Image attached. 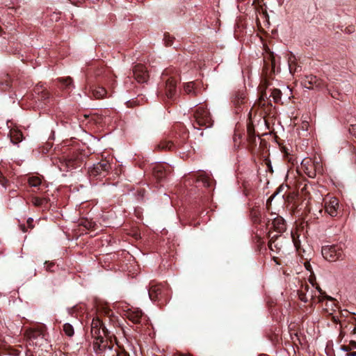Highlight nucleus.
I'll list each match as a JSON object with an SVG mask.
<instances>
[{"instance_id": "obj_27", "label": "nucleus", "mask_w": 356, "mask_h": 356, "mask_svg": "<svg viewBox=\"0 0 356 356\" xmlns=\"http://www.w3.org/2000/svg\"><path fill=\"white\" fill-rule=\"evenodd\" d=\"M160 291V288L157 286H152L149 291V298L153 300L154 298L153 297V293H157V291Z\"/></svg>"}, {"instance_id": "obj_40", "label": "nucleus", "mask_w": 356, "mask_h": 356, "mask_svg": "<svg viewBox=\"0 0 356 356\" xmlns=\"http://www.w3.org/2000/svg\"><path fill=\"white\" fill-rule=\"evenodd\" d=\"M269 248L273 250V243L272 242L270 243Z\"/></svg>"}, {"instance_id": "obj_36", "label": "nucleus", "mask_w": 356, "mask_h": 356, "mask_svg": "<svg viewBox=\"0 0 356 356\" xmlns=\"http://www.w3.org/2000/svg\"><path fill=\"white\" fill-rule=\"evenodd\" d=\"M346 29H347L348 33H351L354 31V29L352 26H350L349 27H346ZM346 31V30H345Z\"/></svg>"}, {"instance_id": "obj_3", "label": "nucleus", "mask_w": 356, "mask_h": 356, "mask_svg": "<svg viewBox=\"0 0 356 356\" xmlns=\"http://www.w3.org/2000/svg\"><path fill=\"white\" fill-rule=\"evenodd\" d=\"M194 117L197 124L201 127H209L212 124L208 111L202 106L196 108Z\"/></svg>"}, {"instance_id": "obj_8", "label": "nucleus", "mask_w": 356, "mask_h": 356, "mask_svg": "<svg viewBox=\"0 0 356 356\" xmlns=\"http://www.w3.org/2000/svg\"><path fill=\"white\" fill-rule=\"evenodd\" d=\"M26 336L29 340L30 344L32 343L35 345L39 344L44 338V334L40 330L33 328L28 330L26 332Z\"/></svg>"}, {"instance_id": "obj_19", "label": "nucleus", "mask_w": 356, "mask_h": 356, "mask_svg": "<svg viewBox=\"0 0 356 356\" xmlns=\"http://www.w3.org/2000/svg\"><path fill=\"white\" fill-rule=\"evenodd\" d=\"M32 202L36 207H44L45 208L47 207V206H46L47 204V200L45 198L35 197L33 198Z\"/></svg>"}, {"instance_id": "obj_24", "label": "nucleus", "mask_w": 356, "mask_h": 356, "mask_svg": "<svg viewBox=\"0 0 356 356\" xmlns=\"http://www.w3.org/2000/svg\"><path fill=\"white\" fill-rule=\"evenodd\" d=\"M159 147L162 149L172 150L174 149V144L171 141H163L159 145Z\"/></svg>"}, {"instance_id": "obj_21", "label": "nucleus", "mask_w": 356, "mask_h": 356, "mask_svg": "<svg viewBox=\"0 0 356 356\" xmlns=\"http://www.w3.org/2000/svg\"><path fill=\"white\" fill-rule=\"evenodd\" d=\"M28 183L30 186L38 187L41 184L42 181L40 177L32 176L28 178Z\"/></svg>"}, {"instance_id": "obj_18", "label": "nucleus", "mask_w": 356, "mask_h": 356, "mask_svg": "<svg viewBox=\"0 0 356 356\" xmlns=\"http://www.w3.org/2000/svg\"><path fill=\"white\" fill-rule=\"evenodd\" d=\"M10 78L8 74H5L2 77V80L0 82V88L3 90H6L10 88Z\"/></svg>"}, {"instance_id": "obj_38", "label": "nucleus", "mask_w": 356, "mask_h": 356, "mask_svg": "<svg viewBox=\"0 0 356 356\" xmlns=\"http://www.w3.org/2000/svg\"><path fill=\"white\" fill-rule=\"evenodd\" d=\"M348 356H356V352H350L347 354Z\"/></svg>"}, {"instance_id": "obj_25", "label": "nucleus", "mask_w": 356, "mask_h": 356, "mask_svg": "<svg viewBox=\"0 0 356 356\" xmlns=\"http://www.w3.org/2000/svg\"><path fill=\"white\" fill-rule=\"evenodd\" d=\"M103 327L99 318H94L91 323V329Z\"/></svg>"}, {"instance_id": "obj_17", "label": "nucleus", "mask_w": 356, "mask_h": 356, "mask_svg": "<svg viewBox=\"0 0 356 356\" xmlns=\"http://www.w3.org/2000/svg\"><path fill=\"white\" fill-rule=\"evenodd\" d=\"M91 333L94 337L97 338V339H100L102 343H104L102 340L103 337L102 334H106V330L104 327L91 329Z\"/></svg>"}, {"instance_id": "obj_22", "label": "nucleus", "mask_w": 356, "mask_h": 356, "mask_svg": "<svg viewBox=\"0 0 356 356\" xmlns=\"http://www.w3.org/2000/svg\"><path fill=\"white\" fill-rule=\"evenodd\" d=\"M184 91L188 95H195V83L193 81L187 83L184 86Z\"/></svg>"}, {"instance_id": "obj_4", "label": "nucleus", "mask_w": 356, "mask_h": 356, "mask_svg": "<svg viewBox=\"0 0 356 356\" xmlns=\"http://www.w3.org/2000/svg\"><path fill=\"white\" fill-rule=\"evenodd\" d=\"M302 85L309 90L321 89L325 86L322 80L312 74L303 78Z\"/></svg>"}, {"instance_id": "obj_31", "label": "nucleus", "mask_w": 356, "mask_h": 356, "mask_svg": "<svg viewBox=\"0 0 356 356\" xmlns=\"http://www.w3.org/2000/svg\"><path fill=\"white\" fill-rule=\"evenodd\" d=\"M322 213H323V209L322 208H319L316 211V212L314 213V215L315 216L316 218H319L321 216H322Z\"/></svg>"}, {"instance_id": "obj_41", "label": "nucleus", "mask_w": 356, "mask_h": 356, "mask_svg": "<svg viewBox=\"0 0 356 356\" xmlns=\"http://www.w3.org/2000/svg\"><path fill=\"white\" fill-rule=\"evenodd\" d=\"M21 227H22V229L23 230V232H26V230H25V225L21 226Z\"/></svg>"}, {"instance_id": "obj_9", "label": "nucleus", "mask_w": 356, "mask_h": 356, "mask_svg": "<svg viewBox=\"0 0 356 356\" xmlns=\"http://www.w3.org/2000/svg\"><path fill=\"white\" fill-rule=\"evenodd\" d=\"M127 318L134 323H140L143 318V312L137 308L129 309L126 312Z\"/></svg>"}, {"instance_id": "obj_14", "label": "nucleus", "mask_w": 356, "mask_h": 356, "mask_svg": "<svg viewBox=\"0 0 356 356\" xmlns=\"http://www.w3.org/2000/svg\"><path fill=\"white\" fill-rule=\"evenodd\" d=\"M10 140L13 143L17 144L23 140L22 133L18 130H12L10 131Z\"/></svg>"}, {"instance_id": "obj_34", "label": "nucleus", "mask_w": 356, "mask_h": 356, "mask_svg": "<svg viewBox=\"0 0 356 356\" xmlns=\"http://www.w3.org/2000/svg\"><path fill=\"white\" fill-rule=\"evenodd\" d=\"M33 221V219L32 218H29L27 220V223H28L29 226L31 228L33 227L32 225Z\"/></svg>"}, {"instance_id": "obj_44", "label": "nucleus", "mask_w": 356, "mask_h": 356, "mask_svg": "<svg viewBox=\"0 0 356 356\" xmlns=\"http://www.w3.org/2000/svg\"><path fill=\"white\" fill-rule=\"evenodd\" d=\"M356 129V126H354V127H353V129Z\"/></svg>"}, {"instance_id": "obj_5", "label": "nucleus", "mask_w": 356, "mask_h": 356, "mask_svg": "<svg viewBox=\"0 0 356 356\" xmlns=\"http://www.w3.org/2000/svg\"><path fill=\"white\" fill-rule=\"evenodd\" d=\"M111 169V164L107 161H101L94 164L90 173L92 176L104 175V174Z\"/></svg>"}, {"instance_id": "obj_30", "label": "nucleus", "mask_w": 356, "mask_h": 356, "mask_svg": "<svg viewBox=\"0 0 356 356\" xmlns=\"http://www.w3.org/2000/svg\"><path fill=\"white\" fill-rule=\"evenodd\" d=\"M66 86H69L72 83V79L70 77H67L61 80Z\"/></svg>"}, {"instance_id": "obj_7", "label": "nucleus", "mask_w": 356, "mask_h": 356, "mask_svg": "<svg viewBox=\"0 0 356 356\" xmlns=\"http://www.w3.org/2000/svg\"><path fill=\"white\" fill-rule=\"evenodd\" d=\"M133 73L135 79L139 83H145L148 80V72L146 67L143 65H136L134 67Z\"/></svg>"}, {"instance_id": "obj_15", "label": "nucleus", "mask_w": 356, "mask_h": 356, "mask_svg": "<svg viewBox=\"0 0 356 356\" xmlns=\"http://www.w3.org/2000/svg\"><path fill=\"white\" fill-rule=\"evenodd\" d=\"M92 92L93 96L96 99L104 98V97H106V95L107 93L106 89L104 88L100 87V86L92 88Z\"/></svg>"}, {"instance_id": "obj_6", "label": "nucleus", "mask_w": 356, "mask_h": 356, "mask_svg": "<svg viewBox=\"0 0 356 356\" xmlns=\"http://www.w3.org/2000/svg\"><path fill=\"white\" fill-rule=\"evenodd\" d=\"M325 209L331 216H336L337 215V209L339 208V201L334 197L325 198Z\"/></svg>"}, {"instance_id": "obj_20", "label": "nucleus", "mask_w": 356, "mask_h": 356, "mask_svg": "<svg viewBox=\"0 0 356 356\" xmlns=\"http://www.w3.org/2000/svg\"><path fill=\"white\" fill-rule=\"evenodd\" d=\"M282 92L280 89L274 88L271 90L270 97H273L275 102H279L281 100Z\"/></svg>"}, {"instance_id": "obj_13", "label": "nucleus", "mask_w": 356, "mask_h": 356, "mask_svg": "<svg viewBox=\"0 0 356 356\" xmlns=\"http://www.w3.org/2000/svg\"><path fill=\"white\" fill-rule=\"evenodd\" d=\"M177 81L175 79L170 78L166 81L165 92L168 98H172L176 92Z\"/></svg>"}, {"instance_id": "obj_29", "label": "nucleus", "mask_w": 356, "mask_h": 356, "mask_svg": "<svg viewBox=\"0 0 356 356\" xmlns=\"http://www.w3.org/2000/svg\"><path fill=\"white\" fill-rule=\"evenodd\" d=\"M312 163L310 159H303L301 162V165L302 168H305L306 170H308V165L309 163Z\"/></svg>"}, {"instance_id": "obj_42", "label": "nucleus", "mask_w": 356, "mask_h": 356, "mask_svg": "<svg viewBox=\"0 0 356 356\" xmlns=\"http://www.w3.org/2000/svg\"><path fill=\"white\" fill-rule=\"evenodd\" d=\"M272 65H273V67H275V58H273V60H272Z\"/></svg>"}, {"instance_id": "obj_2", "label": "nucleus", "mask_w": 356, "mask_h": 356, "mask_svg": "<svg viewBox=\"0 0 356 356\" xmlns=\"http://www.w3.org/2000/svg\"><path fill=\"white\" fill-rule=\"evenodd\" d=\"M322 255L327 261L333 262L343 258L342 248L339 245H326L322 248Z\"/></svg>"}, {"instance_id": "obj_28", "label": "nucleus", "mask_w": 356, "mask_h": 356, "mask_svg": "<svg viewBox=\"0 0 356 356\" xmlns=\"http://www.w3.org/2000/svg\"><path fill=\"white\" fill-rule=\"evenodd\" d=\"M35 91L36 92H38V94H39L40 92H41V97H42V98H47V97H48V92H45V91H44V90L40 91V88H39V87H38V86H37V87L35 88Z\"/></svg>"}, {"instance_id": "obj_10", "label": "nucleus", "mask_w": 356, "mask_h": 356, "mask_svg": "<svg viewBox=\"0 0 356 356\" xmlns=\"http://www.w3.org/2000/svg\"><path fill=\"white\" fill-rule=\"evenodd\" d=\"M94 349L97 354L104 353V355H107V356H119L117 350H113L111 347L107 346L106 344L97 346L94 344Z\"/></svg>"}, {"instance_id": "obj_33", "label": "nucleus", "mask_w": 356, "mask_h": 356, "mask_svg": "<svg viewBox=\"0 0 356 356\" xmlns=\"http://www.w3.org/2000/svg\"><path fill=\"white\" fill-rule=\"evenodd\" d=\"M173 356H192L190 354L182 353H176L173 355Z\"/></svg>"}, {"instance_id": "obj_11", "label": "nucleus", "mask_w": 356, "mask_h": 356, "mask_svg": "<svg viewBox=\"0 0 356 356\" xmlns=\"http://www.w3.org/2000/svg\"><path fill=\"white\" fill-rule=\"evenodd\" d=\"M271 227L278 233H282L286 229L285 221L281 216L273 218L271 222Z\"/></svg>"}, {"instance_id": "obj_32", "label": "nucleus", "mask_w": 356, "mask_h": 356, "mask_svg": "<svg viewBox=\"0 0 356 356\" xmlns=\"http://www.w3.org/2000/svg\"><path fill=\"white\" fill-rule=\"evenodd\" d=\"M291 236H292V238H293V242L294 246L296 247V249H298V248H299L298 242L295 238L294 234L293 233H291Z\"/></svg>"}, {"instance_id": "obj_39", "label": "nucleus", "mask_w": 356, "mask_h": 356, "mask_svg": "<svg viewBox=\"0 0 356 356\" xmlns=\"http://www.w3.org/2000/svg\"><path fill=\"white\" fill-rule=\"evenodd\" d=\"M350 345L353 347V348H356V342L355 341H352Z\"/></svg>"}, {"instance_id": "obj_12", "label": "nucleus", "mask_w": 356, "mask_h": 356, "mask_svg": "<svg viewBox=\"0 0 356 356\" xmlns=\"http://www.w3.org/2000/svg\"><path fill=\"white\" fill-rule=\"evenodd\" d=\"M323 299H327L324 309L329 315H332L337 308L334 299L327 296H325L321 298L318 297V301H322Z\"/></svg>"}, {"instance_id": "obj_35", "label": "nucleus", "mask_w": 356, "mask_h": 356, "mask_svg": "<svg viewBox=\"0 0 356 356\" xmlns=\"http://www.w3.org/2000/svg\"><path fill=\"white\" fill-rule=\"evenodd\" d=\"M332 321L334 322V323H338L339 321V317L336 315H334V314L332 315Z\"/></svg>"}, {"instance_id": "obj_37", "label": "nucleus", "mask_w": 356, "mask_h": 356, "mask_svg": "<svg viewBox=\"0 0 356 356\" xmlns=\"http://www.w3.org/2000/svg\"><path fill=\"white\" fill-rule=\"evenodd\" d=\"M342 350L348 352L350 350V348L348 346H343Z\"/></svg>"}, {"instance_id": "obj_16", "label": "nucleus", "mask_w": 356, "mask_h": 356, "mask_svg": "<svg viewBox=\"0 0 356 356\" xmlns=\"http://www.w3.org/2000/svg\"><path fill=\"white\" fill-rule=\"evenodd\" d=\"M268 84L266 81L262 83L259 86V92H260V97L259 101H264L266 99H268V94L266 92V90L268 88Z\"/></svg>"}, {"instance_id": "obj_23", "label": "nucleus", "mask_w": 356, "mask_h": 356, "mask_svg": "<svg viewBox=\"0 0 356 356\" xmlns=\"http://www.w3.org/2000/svg\"><path fill=\"white\" fill-rule=\"evenodd\" d=\"M63 331L68 337H72L74 335V328L70 323H65L63 325Z\"/></svg>"}, {"instance_id": "obj_1", "label": "nucleus", "mask_w": 356, "mask_h": 356, "mask_svg": "<svg viewBox=\"0 0 356 356\" xmlns=\"http://www.w3.org/2000/svg\"><path fill=\"white\" fill-rule=\"evenodd\" d=\"M316 293H319V296H323L324 293L320 288L317 286L315 288L314 284L305 283L301 285L298 290L299 298L305 302L313 300L316 297Z\"/></svg>"}, {"instance_id": "obj_43", "label": "nucleus", "mask_w": 356, "mask_h": 356, "mask_svg": "<svg viewBox=\"0 0 356 356\" xmlns=\"http://www.w3.org/2000/svg\"><path fill=\"white\" fill-rule=\"evenodd\" d=\"M305 267H306L307 270H309V265H307V264H305Z\"/></svg>"}, {"instance_id": "obj_26", "label": "nucleus", "mask_w": 356, "mask_h": 356, "mask_svg": "<svg viewBox=\"0 0 356 356\" xmlns=\"http://www.w3.org/2000/svg\"><path fill=\"white\" fill-rule=\"evenodd\" d=\"M282 92V95H284L286 97V98H288V99L291 98L292 91H291V89L289 86L283 87Z\"/></svg>"}]
</instances>
